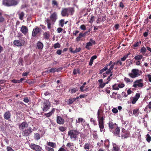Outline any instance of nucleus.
Wrapping results in <instances>:
<instances>
[{
    "mask_svg": "<svg viewBox=\"0 0 151 151\" xmlns=\"http://www.w3.org/2000/svg\"><path fill=\"white\" fill-rule=\"evenodd\" d=\"M58 19L57 13L56 12H54L52 13L49 18H47L45 21V22L47 25V28L48 29H50L52 27V25L54 24Z\"/></svg>",
    "mask_w": 151,
    "mask_h": 151,
    "instance_id": "f257e3e1",
    "label": "nucleus"
},
{
    "mask_svg": "<svg viewBox=\"0 0 151 151\" xmlns=\"http://www.w3.org/2000/svg\"><path fill=\"white\" fill-rule=\"evenodd\" d=\"M97 118L98 121V125L100 128V132H105L104 129V118L103 116H101L100 114L99 110L97 112Z\"/></svg>",
    "mask_w": 151,
    "mask_h": 151,
    "instance_id": "f03ea898",
    "label": "nucleus"
},
{
    "mask_svg": "<svg viewBox=\"0 0 151 151\" xmlns=\"http://www.w3.org/2000/svg\"><path fill=\"white\" fill-rule=\"evenodd\" d=\"M81 133L77 129H72L68 131V135L71 140H76L78 139V136Z\"/></svg>",
    "mask_w": 151,
    "mask_h": 151,
    "instance_id": "7ed1b4c3",
    "label": "nucleus"
},
{
    "mask_svg": "<svg viewBox=\"0 0 151 151\" xmlns=\"http://www.w3.org/2000/svg\"><path fill=\"white\" fill-rule=\"evenodd\" d=\"M2 4L5 6L9 7L15 6L18 4V2L16 0H3Z\"/></svg>",
    "mask_w": 151,
    "mask_h": 151,
    "instance_id": "20e7f679",
    "label": "nucleus"
},
{
    "mask_svg": "<svg viewBox=\"0 0 151 151\" xmlns=\"http://www.w3.org/2000/svg\"><path fill=\"white\" fill-rule=\"evenodd\" d=\"M141 72L138 69H133L131 70V73L128 74V75L132 78H135L140 76L139 72Z\"/></svg>",
    "mask_w": 151,
    "mask_h": 151,
    "instance_id": "39448f33",
    "label": "nucleus"
},
{
    "mask_svg": "<svg viewBox=\"0 0 151 151\" xmlns=\"http://www.w3.org/2000/svg\"><path fill=\"white\" fill-rule=\"evenodd\" d=\"M42 110L44 112L47 111L51 107V104L49 101L45 100L42 103Z\"/></svg>",
    "mask_w": 151,
    "mask_h": 151,
    "instance_id": "423d86ee",
    "label": "nucleus"
},
{
    "mask_svg": "<svg viewBox=\"0 0 151 151\" xmlns=\"http://www.w3.org/2000/svg\"><path fill=\"white\" fill-rule=\"evenodd\" d=\"M143 83V81L142 79L137 80L134 82L132 87L135 88H137V87L142 88L144 86Z\"/></svg>",
    "mask_w": 151,
    "mask_h": 151,
    "instance_id": "0eeeda50",
    "label": "nucleus"
},
{
    "mask_svg": "<svg viewBox=\"0 0 151 151\" xmlns=\"http://www.w3.org/2000/svg\"><path fill=\"white\" fill-rule=\"evenodd\" d=\"M33 130L31 127H29L28 129H26L22 132V135L23 136L25 137L30 136Z\"/></svg>",
    "mask_w": 151,
    "mask_h": 151,
    "instance_id": "6e6552de",
    "label": "nucleus"
},
{
    "mask_svg": "<svg viewBox=\"0 0 151 151\" xmlns=\"http://www.w3.org/2000/svg\"><path fill=\"white\" fill-rule=\"evenodd\" d=\"M25 42L22 38L19 40H15L13 42L14 45L18 47H21L24 45Z\"/></svg>",
    "mask_w": 151,
    "mask_h": 151,
    "instance_id": "1a4fd4ad",
    "label": "nucleus"
},
{
    "mask_svg": "<svg viewBox=\"0 0 151 151\" xmlns=\"http://www.w3.org/2000/svg\"><path fill=\"white\" fill-rule=\"evenodd\" d=\"M29 146L31 149L36 151H40L42 149L41 147L35 144L31 143Z\"/></svg>",
    "mask_w": 151,
    "mask_h": 151,
    "instance_id": "9d476101",
    "label": "nucleus"
},
{
    "mask_svg": "<svg viewBox=\"0 0 151 151\" xmlns=\"http://www.w3.org/2000/svg\"><path fill=\"white\" fill-rule=\"evenodd\" d=\"M28 126V124L26 122H22L19 125V128L21 130L22 132Z\"/></svg>",
    "mask_w": 151,
    "mask_h": 151,
    "instance_id": "9b49d317",
    "label": "nucleus"
},
{
    "mask_svg": "<svg viewBox=\"0 0 151 151\" xmlns=\"http://www.w3.org/2000/svg\"><path fill=\"white\" fill-rule=\"evenodd\" d=\"M92 44L95 45L96 44L95 41L92 39H90V42L87 43L85 46V48L88 50H90L91 48L90 47V46H92Z\"/></svg>",
    "mask_w": 151,
    "mask_h": 151,
    "instance_id": "f8f14e48",
    "label": "nucleus"
},
{
    "mask_svg": "<svg viewBox=\"0 0 151 151\" xmlns=\"http://www.w3.org/2000/svg\"><path fill=\"white\" fill-rule=\"evenodd\" d=\"M11 111H8L5 112L3 115L4 119L9 120L11 117Z\"/></svg>",
    "mask_w": 151,
    "mask_h": 151,
    "instance_id": "ddd939ff",
    "label": "nucleus"
},
{
    "mask_svg": "<svg viewBox=\"0 0 151 151\" xmlns=\"http://www.w3.org/2000/svg\"><path fill=\"white\" fill-rule=\"evenodd\" d=\"M61 14L63 17H68L69 14L68 12V8H62L61 12Z\"/></svg>",
    "mask_w": 151,
    "mask_h": 151,
    "instance_id": "4468645a",
    "label": "nucleus"
},
{
    "mask_svg": "<svg viewBox=\"0 0 151 151\" xmlns=\"http://www.w3.org/2000/svg\"><path fill=\"white\" fill-rule=\"evenodd\" d=\"M20 31L24 35H26L28 33V29L27 27L24 25H22V26Z\"/></svg>",
    "mask_w": 151,
    "mask_h": 151,
    "instance_id": "2eb2a0df",
    "label": "nucleus"
},
{
    "mask_svg": "<svg viewBox=\"0 0 151 151\" xmlns=\"http://www.w3.org/2000/svg\"><path fill=\"white\" fill-rule=\"evenodd\" d=\"M112 61H110L108 63L106 64L104 67L100 70L99 71V73L100 74H102L103 73V72H104L107 70L108 67L109 66H110L112 64Z\"/></svg>",
    "mask_w": 151,
    "mask_h": 151,
    "instance_id": "dca6fc26",
    "label": "nucleus"
},
{
    "mask_svg": "<svg viewBox=\"0 0 151 151\" xmlns=\"http://www.w3.org/2000/svg\"><path fill=\"white\" fill-rule=\"evenodd\" d=\"M40 29L38 27H36L35 28H34L32 31V35L34 37H35L36 35L38 34L40 32Z\"/></svg>",
    "mask_w": 151,
    "mask_h": 151,
    "instance_id": "f3484780",
    "label": "nucleus"
},
{
    "mask_svg": "<svg viewBox=\"0 0 151 151\" xmlns=\"http://www.w3.org/2000/svg\"><path fill=\"white\" fill-rule=\"evenodd\" d=\"M130 135V132L129 131L127 130L126 132L123 134L121 135V137L122 139H127L128 138Z\"/></svg>",
    "mask_w": 151,
    "mask_h": 151,
    "instance_id": "a211bd4d",
    "label": "nucleus"
},
{
    "mask_svg": "<svg viewBox=\"0 0 151 151\" xmlns=\"http://www.w3.org/2000/svg\"><path fill=\"white\" fill-rule=\"evenodd\" d=\"M140 97V94L139 93H136L135 96H134L132 100V103L133 104H135L136 101L138 100Z\"/></svg>",
    "mask_w": 151,
    "mask_h": 151,
    "instance_id": "6ab92c4d",
    "label": "nucleus"
},
{
    "mask_svg": "<svg viewBox=\"0 0 151 151\" xmlns=\"http://www.w3.org/2000/svg\"><path fill=\"white\" fill-rule=\"evenodd\" d=\"M57 122L60 124H63L65 122V121L61 116H58L57 117Z\"/></svg>",
    "mask_w": 151,
    "mask_h": 151,
    "instance_id": "aec40b11",
    "label": "nucleus"
},
{
    "mask_svg": "<svg viewBox=\"0 0 151 151\" xmlns=\"http://www.w3.org/2000/svg\"><path fill=\"white\" fill-rule=\"evenodd\" d=\"M113 147L111 150L112 151H121L120 146L115 143L112 144Z\"/></svg>",
    "mask_w": 151,
    "mask_h": 151,
    "instance_id": "412c9836",
    "label": "nucleus"
},
{
    "mask_svg": "<svg viewBox=\"0 0 151 151\" xmlns=\"http://www.w3.org/2000/svg\"><path fill=\"white\" fill-rule=\"evenodd\" d=\"M112 132L114 135L116 136H118L119 137H120V130L119 127H116L115 129V131H113Z\"/></svg>",
    "mask_w": 151,
    "mask_h": 151,
    "instance_id": "4be33fe9",
    "label": "nucleus"
},
{
    "mask_svg": "<svg viewBox=\"0 0 151 151\" xmlns=\"http://www.w3.org/2000/svg\"><path fill=\"white\" fill-rule=\"evenodd\" d=\"M55 111V108H53L51 111L45 114L44 116H45L47 117H49L54 113Z\"/></svg>",
    "mask_w": 151,
    "mask_h": 151,
    "instance_id": "5701e85b",
    "label": "nucleus"
},
{
    "mask_svg": "<svg viewBox=\"0 0 151 151\" xmlns=\"http://www.w3.org/2000/svg\"><path fill=\"white\" fill-rule=\"evenodd\" d=\"M108 124L109 129L111 130L113 129L116 125V123L113 124L112 122L111 121L109 122Z\"/></svg>",
    "mask_w": 151,
    "mask_h": 151,
    "instance_id": "b1692460",
    "label": "nucleus"
},
{
    "mask_svg": "<svg viewBox=\"0 0 151 151\" xmlns=\"http://www.w3.org/2000/svg\"><path fill=\"white\" fill-rule=\"evenodd\" d=\"M52 5L54 8H57L59 6V4L56 0H52Z\"/></svg>",
    "mask_w": 151,
    "mask_h": 151,
    "instance_id": "393cba45",
    "label": "nucleus"
},
{
    "mask_svg": "<svg viewBox=\"0 0 151 151\" xmlns=\"http://www.w3.org/2000/svg\"><path fill=\"white\" fill-rule=\"evenodd\" d=\"M106 16H104L100 17H98L96 20V22L97 23H99V22H103L106 20Z\"/></svg>",
    "mask_w": 151,
    "mask_h": 151,
    "instance_id": "a878e982",
    "label": "nucleus"
},
{
    "mask_svg": "<svg viewBox=\"0 0 151 151\" xmlns=\"http://www.w3.org/2000/svg\"><path fill=\"white\" fill-rule=\"evenodd\" d=\"M37 48L39 50H42L43 47V45L40 41H38L37 43Z\"/></svg>",
    "mask_w": 151,
    "mask_h": 151,
    "instance_id": "bb28decb",
    "label": "nucleus"
},
{
    "mask_svg": "<svg viewBox=\"0 0 151 151\" xmlns=\"http://www.w3.org/2000/svg\"><path fill=\"white\" fill-rule=\"evenodd\" d=\"M98 82L99 83V88H103L106 85L105 83L103 82L102 79H99L98 80Z\"/></svg>",
    "mask_w": 151,
    "mask_h": 151,
    "instance_id": "cd10ccee",
    "label": "nucleus"
},
{
    "mask_svg": "<svg viewBox=\"0 0 151 151\" xmlns=\"http://www.w3.org/2000/svg\"><path fill=\"white\" fill-rule=\"evenodd\" d=\"M141 43V42L140 40L139 41L136 42L134 44L132 45L133 49H137L136 47L140 46Z\"/></svg>",
    "mask_w": 151,
    "mask_h": 151,
    "instance_id": "c85d7f7f",
    "label": "nucleus"
},
{
    "mask_svg": "<svg viewBox=\"0 0 151 151\" xmlns=\"http://www.w3.org/2000/svg\"><path fill=\"white\" fill-rule=\"evenodd\" d=\"M19 16V19L21 20H22L24 16V12H19L18 13Z\"/></svg>",
    "mask_w": 151,
    "mask_h": 151,
    "instance_id": "c756f323",
    "label": "nucleus"
},
{
    "mask_svg": "<svg viewBox=\"0 0 151 151\" xmlns=\"http://www.w3.org/2000/svg\"><path fill=\"white\" fill-rule=\"evenodd\" d=\"M43 35L44 39L45 40H48L49 39L50 37V35L48 32H45L44 33Z\"/></svg>",
    "mask_w": 151,
    "mask_h": 151,
    "instance_id": "7c9ffc66",
    "label": "nucleus"
},
{
    "mask_svg": "<svg viewBox=\"0 0 151 151\" xmlns=\"http://www.w3.org/2000/svg\"><path fill=\"white\" fill-rule=\"evenodd\" d=\"M75 10L73 8V7H68V14H70L71 15H72L73 14Z\"/></svg>",
    "mask_w": 151,
    "mask_h": 151,
    "instance_id": "2f4dec72",
    "label": "nucleus"
},
{
    "mask_svg": "<svg viewBox=\"0 0 151 151\" xmlns=\"http://www.w3.org/2000/svg\"><path fill=\"white\" fill-rule=\"evenodd\" d=\"M76 100V99L75 98H73V99H69L67 104H68L70 105L72 104L73 102L75 101Z\"/></svg>",
    "mask_w": 151,
    "mask_h": 151,
    "instance_id": "473e14b6",
    "label": "nucleus"
},
{
    "mask_svg": "<svg viewBox=\"0 0 151 151\" xmlns=\"http://www.w3.org/2000/svg\"><path fill=\"white\" fill-rule=\"evenodd\" d=\"M34 138L36 140H38L40 139V134L38 133H35L34 134Z\"/></svg>",
    "mask_w": 151,
    "mask_h": 151,
    "instance_id": "72a5a7b5",
    "label": "nucleus"
},
{
    "mask_svg": "<svg viewBox=\"0 0 151 151\" xmlns=\"http://www.w3.org/2000/svg\"><path fill=\"white\" fill-rule=\"evenodd\" d=\"M83 37L82 32H80L79 34V35L76 38V40L77 42H78L81 40V39Z\"/></svg>",
    "mask_w": 151,
    "mask_h": 151,
    "instance_id": "f704fd0d",
    "label": "nucleus"
},
{
    "mask_svg": "<svg viewBox=\"0 0 151 151\" xmlns=\"http://www.w3.org/2000/svg\"><path fill=\"white\" fill-rule=\"evenodd\" d=\"M143 57V56L142 55H139L135 56L134 59L136 60L137 61H141V60L142 58Z\"/></svg>",
    "mask_w": 151,
    "mask_h": 151,
    "instance_id": "c9c22d12",
    "label": "nucleus"
},
{
    "mask_svg": "<svg viewBox=\"0 0 151 151\" xmlns=\"http://www.w3.org/2000/svg\"><path fill=\"white\" fill-rule=\"evenodd\" d=\"M64 19H61L59 20V26L63 27L64 25Z\"/></svg>",
    "mask_w": 151,
    "mask_h": 151,
    "instance_id": "e433bc0d",
    "label": "nucleus"
},
{
    "mask_svg": "<svg viewBox=\"0 0 151 151\" xmlns=\"http://www.w3.org/2000/svg\"><path fill=\"white\" fill-rule=\"evenodd\" d=\"M90 145L89 144L86 142L85 143L83 146V148L85 150H89L90 149Z\"/></svg>",
    "mask_w": 151,
    "mask_h": 151,
    "instance_id": "4c0bfd02",
    "label": "nucleus"
},
{
    "mask_svg": "<svg viewBox=\"0 0 151 151\" xmlns=\"http://www.w3.org/2000/svg\"><path fill=\"white\" fill-rule=\"evenodd\" d=\"M139 109H134L133 110V114L135 116H138L139 114Z\"/></svg>",
    "mask_w": 151,
    "mask_h": 151,
    "instance_id": "58836bf2",
    "label": "nucleus"
},
{
    "mask_svg": "<svg viewBox=\"0 0 151 151\" xmlns=\"http://www.w3.org/2000/svg\"><path fill=\"white\" fill-rule=\"evenodd\" d=\"M5 21V19L2 16V14L0 12V23L4 22Z\"/></svg>",
    "mask_w": 151,
    "mask_h": 151,
    "instance_id": "ea45409f",
    "label": "nucleus"
},
{
    "mask_svg": "<svg viewBox=\"0 0 151 151\" xmlns=\"http://www.w3.org/2000/svg\"><path fill=\"white\" fill-rule=\"evenodd\" d=\"M59 129L62 132H63L66 130L67 128L63 126H60L59 127Z\"/></svg>",
    "mask_w": 151,
    "mask_h": 151,
    "instance_id": "a19ab883",
    "label": "nucleus"
},
{
    "mask_svg": "<svg viewBox=\"0 0 151 151\" xmlns=\"http://www.w3.org/2000/svg\"><path fill=\"white\" fill-rule=\"evenodd\" d=\"M112 89L113 90H118L119 89L117 84H115L112 86Z\"/></svg>",
    "mask_w": 151,
    "mask_h": 151,
    "instance_id": "79ce46f5",
    "label": "nucleus"
},
{
    "mask_svg": "<svg viewBox=\"0 0 151 151\" xmlns=\"http://www.w3.org/2000/svg\"><path fill=\"white\" fill-rule=\"evenodd\" d=\"M130 52L128 53L127 55H124V57L121 59V61H124L128 57V56L130 55Z\"/></svg>",
    "mask_w": 151,
    "mask_h": 151,
    "instance_id": "37998d69",
    "label": "nucleus"
},
{
    "mask_svg": "<svg viewBox=\"0 0 151 151\" xmlns=\"http://www.w3.org/2000/svg\"><path fill=\"white\" fill-rule=\"evenodd\" d=\"M47 145L52 147H54L56 146L55 143L49 142L47 143Z\"/></svg>",
    "mask_w": 151,
    "mask_h": 151,
    "instance_id": "c03bdc74",
    "label": "nucleus"
},
{
    "mask_svg": "<svg viewBox=\"0 0 151 151\" xmlns=\"http://www.w3.org/2000/svg\"><path fill=\"white\" fill-rule=\"evenodd\" d=\"M90 121L92 122V124L94 126H96L97 125V123L96 121L95 120L93 119V118H91L90 119Z\"/></svg>",
    "mask_w": 151,
    "mask_h": 151,
    "instance_id": "a18cd8bd",
    "label": "nucleus"
},
{
    "mask_svg": "<svg viewBox=\"0 0 151 151\" xmlns=\"http://www.w3.org/2000/svg\"><path fill=\"white\" fill-rule=\"evenodd\" d=\"M146 49L144 47H142L140 50V52L142 53L143 54H144L146 52Z\"/></svg>",
    "mask_w": 151,
    "mask_h": 151,
    "instance_id": "49530a36",
    "label": "nucleus"
},
{
    "mask_svg": "<svg viewBox=\"0 0 151 151\" xmlns=\"http://www.w3.org/2000/svg\"><path fill=\"white\" fill-rule=\"evenodd\" d=\"M124 80L127 83H129L131 82H132V81H131L129 78L125 77L124 78Z\"/></svg>",
    "mask_w": 151,
    "mask_h": 151,
    "instance_id": "de8ad7c7",
    "label": "nucleus"
},
{
    "mask_svg": "<svg viewBox=\"0 0 151 151\" xmlns=\"http://www.w3.org/2000/svg\"><path fill=\"white\" fill-rule=\"evenodd\" d=\"M66 146L70 148H72V147L73 146V143L69 142L67 144Z\"/></svg>",
    "mask_w": 151,
    "mask_h": 151,
    "instance_id": "09e8293b",
    "label": "nucleus"
},
{
    "mask_svg": "<svg viewBox=\"0 0 151 151\" xmlns=\"http://www.w3.org/2000/svg\"><path fill=\"white\" fill-rule=\"evenodd\" d=\"M111 68H109V69L108 68V70H107L106 72L105 73L107 75H109L110 73H111V70H113Z\"/></svg>",
    "mask_w": 151,
    "mask_h": 151,
    "instance_id": "8fccbe9b",
    "label": "nucleus"
},
{
    "mask_svg": "<svg viewBox=\"0 0 151 151\" xmlns=\"http://www.w3.org/2000/svg\"><path fill=\"white\" fill-rule=\"evenodd\" d=\"M125 86V84H124V83L123 82L120 83L118 84V86L119 88H122L124 87Z\"/></svg>",
    "mask_w": 151,
    "mask_h": 151,
    "instance_id": "3c124183",
    "label": "nucleus"
},
{
    "mask_svg": "<svg viewBox=\"0 0 151 151\" xmlns=\"http://www.w3.org/2000/svg\"><path fill=\"white\" fill-rule=\"evenodd\" d=\"M77 123H80V122L81 123H82V122H85V121L83 120L82 118H79L78 119V120L77 121Z\"/></svg>",
    "mask_w": 151,
    "mask_h": 151,
    "instance_id": "603ef678",
    "label": "nucleus"
},
{
    "mask_svg": "<svg viewBox=\"0 0 151 151\" xmlns=\"http://www.w3.org/2000/svg\"><path fill=\"white\" fill-rule=\"evenodd\" d=\"M149 30L148 29H147L146 32H145L143 34V35L145 37H147L148 35V32Z\"/></svg>",
    "mask_w": 151,
    "mask_h": 151,
    "instance_id": "864d4df0",
    "label": "nucleus"
},
{
    "mask_svg": "<svg viewBox=\"0 0 151 151\" xmlns=\"http://www.w3.org/2000/svg\"><path fill=\"white\" fill-rule=\"evenodd\" d=\"M94 18H95L94 16L93 15H92L89 21V22L90 23H92L95 20Z\"/></svg>",
    "mask_w": 151,
    "mask_h": 151,
    "instance_id": "5fc2aeb1",
    "label": "nucleus"
},
{
    "mask_svg": "<svg viewBox=\"0 0 151 151\" xmlns=\"http://www.w3.org/2000/svg\"><path fill=\"white\" fill-rule=\"evenodd\" d=\"M60 44L59 43H57L55 44L54 45V47L55 48H60Z\"/></svg>",
    "mask_w": 151,
    "mask_h": 151,
    "instance_id": "6e6d98bb",
    "label": "nucleus"
},
{
    "mask_svg": "<svg viewBox=\"0 0 151 151\" xmlns=\"http://www.w3.org/2000/svg\"><path fill=\"white\" fill-rule=\"evenodd\" d=\"M49 73H55L56 72V68H52L49 70Z\"/></svg>",
    "mask_w": 151,
    "mask_h": 151,
    "instance_id": "4d7b16f0",
    "label": "nucleus"
},
{
    "mask_svg": "<svg viewBox=\"0 0 151 151\" xmlns=\"http://www.w3.org/2000/svg\"><path fill=\"white\" fill-rule=\"evenodd\" d=\"M115 65H117V62H115L114 63H112V64L110 65V67L113 70V69L114 68V66Z\"/></svg>",
    "mask_w": 151,
    "mask_h": 151,
    "instance_id": "13d9d810",
    "label": "nucleus"
},
{
    "mask_svg": "<svg viewBox=\"0 0 151 151\" xmlns=\"http://www.w3.org/2000/svg\"><path fill=\"white\" fill-rule=\"evenodd\" d=\"M147 141L148 142H150L151 141V137L149 134H147Z\"/></svg>",
    "mask_w": 151,
    "mask_h": 151,
    "instance_id": "bf43d9fd",
    "label": "nucleus"
},
{
    "mask_svg": "<svg viewBox=\"0 0 151 151\" xmlns=\"http://www.w3.org/2000/svg\"><path fill=\"white\" fill-rule=\"evenodd\" d=\"M19 80L13 79L12 80V82L14 83H20Z\"/></svg>",
    "mask_w": 151,
    "mask_h": 151,
    "instance_id": "052dcab7",
    "label": "nucleus"
},
{
    "mask_svg": "<svg viewBox=\"0 0 151 151\" xmlns=\"http://www.w3.org/2000/svg\"><path fill=\"white\" fill-rule=\"evenodd\" d=\"M80 28L83 30H85L86 29V26H85V25L84 24H83V25H81L80 27Z\"/></svg>",
    "mask_w": 151,
    "mask_h": 151,
    "instance_id": "680f3d73",
    "label": "nucleus"
},
{
    "mask_svg": "<svg viewBox=\"0 0 151 151\" xmlns=\"http://www.w3.org/2000/svg\"><path fill=\"white\" fill-rule=\"evenodd\" d=\"M6 150L7 151H15L12 147L9 146L7 147Z\"/></svg>",
    "mask_w": 151,
    "mask_h": 151,
    "instance_id": "e2e57ef3",
    "label": "nucleus"
},
{
    "mask_svg": "<svg viewBox=\"0 0 151 151\" xmlns=\"http://www.w3.org/2000/svg\"><path fill=\"white\" fill-rule=\"evenodd\" d=\"M119 6L122 9H123L124 7L123 3L122 1H121L119 3Z\"/></svg>",
    "mask_w": 151,
    "mask_h": 151,
    "instance_id": "0e129e2a",
    "label": "nucleus"
},
{
    "mask_svg": "<svg viewBox=\"0 0 151 151\" xmlns=\"http://www.w3.org/2000/svg\"><path fill=\"white\" fill-rule=\"evenodd\" d=\"M117 65L119 66L122 65V62L120 60H118L117 61Z\"/></svg>",
    "mask_w": 151,
    "mask_h": 151,
    "instance_id": "69168bd1",
    "label": "nucleus"
},
{
    "mask_svg": "<svg viewBox=\"0 0 151 151\" xmlns=\"http://www.w3.org/2000/svg\"><path fill=\"white\" fill-rule=\"evenodd\" d=\"M46 149L48 151H54V149L53 148L50 147H46Z\"/></svg>",
    "mask_w": 151,
    "mask_h": 151,
    "instance_id": "338daca9",
    "label": "nucleus"
},
{
    "mask_svg": "<svg viewBox=\"0 0 151 151\" xmlns=\"http://www.w3.org/2000/svg\"><path fill=\"white\" fill-rule=\"evenodd\" d=\"M58 151H68L67 150H65V149L63 148V147H61L58 150Z\"/></svg>",
    "mask_w": 151,
    "mask_h": 151,
    "instance_id": "774afa93",
    "label": "nucleus"
}]
</instances>
